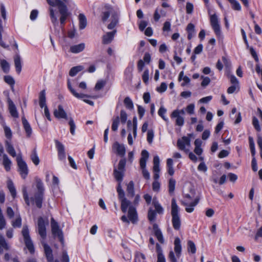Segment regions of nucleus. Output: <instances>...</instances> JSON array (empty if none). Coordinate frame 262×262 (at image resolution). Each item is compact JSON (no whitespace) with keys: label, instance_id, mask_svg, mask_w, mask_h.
Listing matches in <instances>:
<instances>
[{"label":"nucleus","instance_id":"f257e3e1","mask_svg":"<svg viewBox=\"0 0 262 262\" xmlns=\"http://www.w3.org/2000/svg\"><path fill=\"white\" fill-rule=\"evenodd\" d=\"M46 1L51 6L49 8V11L52 23L54 26L58 24L57 17L55 16L54 10L52 8V7L58 6L59 13L61 15L60 18V24L64 25L68 16V9L64 2L61 0H46Z\"/></svg>","mask_w":262,"mask_h":262},{"label":"nucleus","instance_id":"f03ea898","mask_svg":"<svg viewBox=\"0 0 262 262\" xmlns=\"http://www.w3.org/2000/svg\"><path fill=\"white\" fill-rule=\"evenodd\" d=\"M105 8L107 11L102 13V20L104 22L107 20L110 15H111V23L107 26V28L111 30L114 28L118 23L119 13L110 6H105Z\"/></svg>","mask_w":262,"mask_h":262},{"label":"nucleus","instance_id":"7ed1b4c3","mask_svg":"<svg viewBox=\"0 0 262 262\" xmlns=\"http://www.w3.org/2000/svg\"><path fill=\"white\" fill-rule=\"evenodd\" d=\"M179 209L180 208L177 204L176 200L173 198L171 200V222L173 228L176 230L180 229L181 225V218L179 213Z\"/></svg>","mask_w":262,"mask_h":262},{"label":"nucleus","instance_id":"20e7f679","mask_svg":"<svg viewBox=\"0 0 262 262\" xmlns=\"http://www.w3.org/2000/svg\"><path fill=\"white\" fill-rule=\"evenodd\" d=\"M174 245V250L176 253V256L172 251L169 252L168 258L170 262H177V258H179L181 255L182 247L181 241L179 237L175 238Z\"/></svg>","mask_w":262,"mask_h":262},{"label":"nucleus","instance_id":"39448f33","mask_svg":"<svg viewBox=\"0 0 262 262\" xmlns=\"http://www.w3.org/2000/svg\"><path fill=\"white\" fill-rule=\"evenodd\" d=\"M21 233L23 236L26 247L31 253H33L34 252V247L29 235V229L27 225H24Z\"/></svg>","mask_w":262,"mask_h":262},{"label":"nucleus","instance_id":"423d86ee","mask_svg":"<svg viewBox=\"0 0 262 262\" xmlns=\"http://www.w3.org/2000/svg\"><path fill=\"white\" fill-rule=\"evenodd\" d=\"M149 157L148 152L146 150H143L141 152V158L140 160V165L142 169L143 176L146 180L150 179V174L148 170L145 168L146 161Z\"/></svg>","mask_w":262,"mask_h":262},{"label":"nucleus","instance_id":"0eeeda50","mask_svg":"<svg viewBox=\"0 0 262 262\" xmlns=\"http://www.w3.org/2000/svg\"><path fill=\"white\" fill-rule=\"evenodd\" d=\"M125 159H121L119 162L118 168H115L114 170V177L118 182H121L123 180V177L124 176V173L125 171Z\"/></svg>","mask_w":262,"mask_h":262},{"label":"nucleus","instance_id":"6e6552de","mask_svg":"<svg viewBox=\"0 0 262 262\" xmlns=\"http://www.w3.org/2000/svg\"><path fill=\"white\" fill-rule=\"evenodd\" d=\"M49 224L48 219H43L42 217H39L37 220V228L38 232V234L41 237L45 239L46 238V225Z\"/></svg>","mask_w":262,"mask_h":262},{"label":"nucleus","instance_id":"1a4fd4ad","mask_svg":"<svg viewBox=\"0 0 262 262\" xmlns=\"http://www.w3.org/2000/svg\"><path fill=\"white\" fill-rule=\"evenodd\" d=\"M39 104L41 108H44L45 115L49 120L51 121L50 114L46 104V91L45 90H42L39 93Z\"/></svg>","mask_w":262,"mask_h":262},{"label":"nucleus","instance_id":"9d476101","mask_svg":"<svg viewBox=\"0 0 262 262\" xmlns=\"http://www.w3.org/2000/svg\"><path fill=\"white\" fill-rule=\"evenodd\" d=\"M52 233L54 236H56L62 244L63 243V236L61 229H59L58 224L53 218L51 220Z\"/></svg>","mask_w":262,"mask_h":262},{"label":"nucleus","instance_id":"9b49d317","mask_svg":"<svg viewBox=\"0 0 262 262\" xmlns=\"http://www.w3.org/2000/svg\"><path fill=\"white\" fill-rule=\"evenodd\" d=\"M16 161L19 168V173L23 179H25L28 174L27 165L20 156L17 157Z\"/></svg>","mask_w":262,"mask_h":262},{"label":"nucleus","instance_id":"f8f14e48","mask_svg":"<svg viewBox=\"0 0 262 262\" xmlns=\"http://www.w3.org/2000/svg\"><path fill=\"white\" fill-rule=\"evenodd\" d=\"M177 146L180 150L187 153L189 151L188 147L190 146V138L187 137H183L181 139H178Z\"/></svg>","mask_w":262,"mask_h":262},{"label":"nucleus","instance_id":"ddd939ff","mask_svg":"<svg viewBox=\"0 0 262 262\" xmlns=\"http://www.w3.org/2000/svg\"><path fill=\"white\" fill-rule=\"evenodd\" d=\"M210 24L216 35L220 36L221 34V27L218 18L215 14L211 15Z\"/></svg>","mask_w":262,"mask_h":262},{"label":"nucleus","instance_id":"4468645a","mask_svg":"<svg viewBox=\"0 0 262 262\" xmlns=\"http://www.w3.org/2000/svg\"><path fill=\"white\" fill-rule=\"evenodd\" d=\"M56 146L58 151V156L60 160H65L66 155L63 145L59 141H55Z\"/></svg>","mask_w":262,"mask_h":262},{"label":"nucleus","instance_id":"2eb2a0df","mask_svg":"<svg viewBox=\"0 0 262 262\" xmlns=\"http://www.w3.org/2000/svg\"><path fill=\"white\" fill-rule=\"evenodd\" d=\"M44 252L48 262H53L54 258L53 251L50 247L47 244L42 242Z\"/></svg>","mask_w":262,"mask_h":262},{"label":"nucleus","instance_id":"dca6fc26","mask_svg":"<svg viewBox=\"0 0 262 262\" xmlns=\"http://www.w3.org/2000/svg\"><path fill=\"white\" fill-rule=\"evenodd\" d=\"M54 115L56 118L58 119H64L66 120L69 119L67 114L63 110V108L61 105H59L58 106L57 109L54 111Z\"/></svg>","mask_w":262,"mask_h":262},{"label":"nucleus","instance_id":"f3484780","mask_svg":"<svg viewBox=\"0 0 262 262\" xmlns=\"http://www.w3.org/2000/svg\"><path fill=\"white\" fill-rule=\"evenodd\" d=\"M113 149L116 150V153L121 157H123L125 154V148L123 144L116 142L113 145Z\"/></svg>","mask_w":262,"mask_h":262},{"label":"nucleus","instance_id":"a211bd4d","mask_svg":"<svg viewBox=\"0 0 262 262\" xmlns=\"http://www.w3.org/2000/svg\"><path fill=\"white\" fill-rule=\"evenodd\" d=\"M68 88L72 95L77 98L82 99L85 97L88 98L89 96L82 93H77L76 90L72 87L70 80H68Z\"/></svg>","mask_w":262,"mask_h":262},{"label":"nucleus","instance_id":"6ab92c4d","mask_svg":"<svg viewBox=\"0 0 262 262\" xmlns=\"http://www.w3.org/2000/svg\"><path fill=\"white\" fill-rule=\"evenodd\" d=\"M22 123L23 125L27 137L30 138L32 133V128L28 122L27 119L25 117L22 118Z\"/></svg>","mask_w":262,"mask_h":262},{"label":"nucleus","instance_id":"aec40b11","mask_svg":"<svg viewBox=\"0 0 262 262\" xmlns=\"http://www.w3.org/2000/svg\"><path fill=\"white\" fill-rule=\"evenodd\" d=\"M128 217L129 220L133 223H135L137 221V214L135 208L133 206L129 207L128 211Z\"/></svg>","mask_w":262,"mask_h":262},{"label":"nucleus","instance_id":"412c9836","mask_svg":"<svg viewBox=\"0 0 262 262\" xmlns=\"http://www.w3.org/2000/svg\"><path fill=\"white\" fill-rule=\"evenodd\" d=\"M116 33V30H115L112 32H107L105 35H103L102 43L103 44L110 43L113 40Z\"/></svg>","mask_w":262,"mask_h":262},{"label":"nucleus","instance_id":"4be33fe9","mask_svg":"<svg viewBox=\"0 0 262 262\" xmlns=\"http://www.w3.org/2000/svg\"><path fill=\"white\" fill-rule=\"evenodd\" d=\"M43 197V195L35 194L34 196L31 198L30 199L38 208H40L42 207Z\"/></svg>","mask_w":262,"mask_h":262},{"label":"nucleus","instance_id":"5701e85b","mask_svg":"<svg viewBox=\"0 0 262 262\" xmlns=\"http://www.w3.org/2000/svg\"><path fill=\"white\" fill-rule=\"evenodd\" d=\"M153 229L154 231V234L157 237L158 241L163 244L164 243V238L161 230L158 228L157 225H154L153 226Z\"/></svg>","mask_w":262,"mask_h":262},{"label":"nucleus","instance_id":"b1692460","mask_svg":"<svg viewBox=\"0 0 262 262\" xmlns=\"http://www.w3.org/2000/svg\"><path fill=\"white\" fill-rule=\"evenodd\" d=\"M85 48V44L81 43L78 45L72 46L70 47V51L73 53L77 54L82 52Z\"/></svg>","mask_w":262,"mask_h":262},{"label":"nucleus","instance_id":"393cba45","mask_svg":"<svg viewBox=\"0 0 262 262\" xmlns=\"http://www.w3.org/2000/svg\"><path fill=\"white\" fill-rule=\"evenodd\" d=\"M171 118H176V125L182 126L184 124V118L183 116L171 113L170 115Z\"/></svg>","mask_w":262,"mask_h":262},{"label":"nucleus","instance_id":"a878e982","mask_svg":"<svg viewBox=\"0 0 262 262\" xmlns=\"http://www.w3.org/2000/svg\"><path fill=\"white\" fill-rule=\"evenodd\" d=\"M199 200L195 199L193 202L189 204L188 202H184L183 204L186 206L185 210L187 212L191 213L193 211L194 207L198 204Z\"/></svg>","mask_w":262,"mask_h":262},{"label":"nucleus","instance_id":"bb28decb","mask_svg":"<svg viewBox=\"0 0 262 262\" xmlns=\"http://www.w3.org/2000/svg\"><path fill=\"white\" fill-rule=\"evenodd\" d=\"M3 164L6 170L7 171H9L11 169V161L6 154H4L3 155Z\"/></svg>","mask_w":262,"mask_h":262},{"label":"nucleus","instance_id":"cd10ccee","mask_svg":"<svg viewBox=\"0 0 262 262\" xmlns=\"http://www.w3.org/2000/svg\"><path fill=\"white\" fill-rule=\"evenodd\" d=\"M9 110L12 116L14 118H17L18 117L16 108L11 100L9 101Z\"/></svg>","mask_w":262,"mask_h":262},{"label":"nucleus","instance_id":"c85d7f7f","mask_svg":"<svg viewBox=\"0 0 262 262\" xmlns=\"http://www.w3.org/2000/svg\"><path fill=\"white\" fill-rule=\"evenodd\" d=\"M6 148L8 153L13 157L16 156V151L13 145L9 141H6Z\"/></svg>","mask_w":262,"mask_h":262},{"label":"nucleus","instance_id":"c756f323","mask_svg":"<svg viewBox=\"0 0 262 262\" xmlns=\"http://www.w3.org/2000/svg\"><path fill=\"white\" fill-rule=\"evenodd\" d=\"M79 29H83L87 25V20L86 17L83 14H80L79 15Z\"/></svg>","mask_w":262,"mask_h":262},{"label":"nucleus","instance_id":"7c9ffc66","mask_svg":"<svg viewBox=\"0 0 262 262\" xmlns=\"http://www.w3.org/2000/svg\"><path fill=\"white\" fill-rule=\"evenodd\" d=\"M14 63L16 71L18 74H19L21 71V63L20 57L18 55H16L14 57Z\"/></svg>","mask_w":262,"mask_h":262},{"label":"nucleus","instance_id":"2f4dec72","mask_svg":"<svg viewBox=\"0 0 262 262\" xmlns=\"http://www.w3.org/2000/svg\"><path fill=\"white\" fill-rule=\"evenodd\" d=\"M36 188L37 189V192H36L35 194L43 195L45 189L42 181H41L40 179H36Z\"/></svg>","mask_w":262,"mask_h":262},{"label":"nucleus","instance_id":"473e14b6","mask_svg":"<svg viewBox=\"0 0 262 262\" xmlns=\"http://www.w3.org/2000/svg\"><path fill=\"white\" fill-rule=\"evenodd\" d=\"M8 188L13 198L16 195V191L14 184L11 180H9L7 182Z\"/></svg>","mask_w":262,"mask_h":262},{"label":"nucleus","instance_id":"72a5a7b5","mask_svg":"<svg viewBox=\"0 0 262 262\" xmlns=\"http://www.w3.org/2000/svg\"><path fill=\"white\" fill-rule=\"evenodd\" d=\"M154 167L153 170L154 172H160V159L158 156H156L154 158Z\"/></svg>","mask_w":262,"mask_h":262},{"label":"nucleus","instance_id":"f704fd0d","mask_svg":"<svg viewBox=\"0 0 262 262\" xmlns=\"http://www.w3.org/2000/svg\"><path fill=\"white\" fill-rule=\"evenodd\" d=\"M124 104L126 108L129 110L134 109V104L133 101L129 97H126L124 99Z\"/></svg>","mask_w":262,"mask_h":262},{"label":"nucleus","instance_id":"c9c22d12","mask_svg":"<svg viewBox=\"0 0 262 262\" xmlns=\"http://www.w3.org/2000/svg\"><path fill=\"white\" fill-rule=\"evenodd\" d=\"M30 158L33 163L35 165H38L39 164L40 160L37 156V152L35 149H34L32 151V154L30 156Z\"/></svg>","mask_w":262,"mask_h":262},{"label":"nucleus","instance_id":"e433bc0d","mask_svg":"<svg viewBox=\"0 0 262 262\" xmlns=\"http://www.w3.org/2000/svg\"><path fill=\"white\" fill-rule=\"evenodd\" d=\"M83 67L81 66H76L72 68L69 72V75L73 77L77 74V73L83 70Z\"/></svg>","mask_w":262,"mask_h":262},{"label":"nucleus","instance_id":"4c0bfd02","mask_svg":"<svg viewBox=\"0 0 262 262\" xmlns=\"http://www.w3.org/2000/svg\"><path fill=\"white\" fill-rule=\"evenodd\" d=\"M126 191L128 196H133L134 195V184L133 181L129 182L127 185Z\"/></svg>","mask_w":262,"mask_h":262},{"label":"nucleus","instance_id":"58836bf2","mask_svg":"<svg viewBox=\"0 0 262 262\" xmlns=\"http://www.w3.org/2000/svg\"><path fill=\"white\" fill-rule=\"evenodd\" d=\"M121 208L124 213H125L127 211V209L130 205V201L127 200L126 199H123L121 200Z\"/></svg>","mask_w":262,"mask_h":262},{"label":"nucleus","instance_id":"ea45409f","mask_svg":"<svg viewBox=\"0 0 262 262\" xmlns=\"http://www.w3.org/2000/svg\"><path fill=\"white\" fill-rule=\"evenodd\" d=\"M11 224L14 228H20L21 226V219L19 215L14 220L12 221Z\"/></svg>","mask_w":262,"mask_h":262},{"label":"nucleus","instance_id":"a19ab883","mask_svg":"<svg viewBox=\"0 0 262 262\" xmlns=\"http://www.w3.org/2000/svg\"><path fill=\"white\" fill-rule=\"evenodd\" d=\"M152 204L155 208L156 211L158 213L162 214L163 213V208L157 201L154 200Z\"/></svg>","mask_w":262,"mask_h":262},{"label":"nucleus","instance_id":"79ce46f5","mask_svg":"<svg viewBox=\"0 0 262 262\" xmlns=\"http://www.w3.org/2000/svg\"><path fill=\"white\" fill-rule=\"evenodd\" d=\"M4 81L6 83L10 85L11 88H13L15 84L14 78L10 75L5 76L4 77Z\"/></svg>","mask_w":262,"mask_h":262},{"label":"nucleus","instance_id":"37998d69","mask_svg":"<svg viewBox=\"0 0 262 262\" xmlns=\"http://www.w3.org/2000/svg\"><path fill=\"white\" fill-rule=\"evenodd\" d=\"M167 112L166 109L163 106H161L158 111V115L165 121L168 122V119L167 118L165 114Z\"/></svg>","mask_w":262,"mask_h":262},{"label":"nucleus","instance_id":"c03bdc74","mask_svg":"<svg viewBox=\"0 0 262 262\" xmlns=\"http://www.w3.org/2000/svg\"><path fill=\"white\" fill-rule=\"evenodd\" d=\"M1 66L3 71L7 73L9 71V64L8 62L5 60H2L1 61Z\"/></svg>","mask_w":262,"mask_h":262},{"label":"nucleus","instance_id":"a18cd8bd","mask_svg":"<svg viewBox=\"0 0 262 262\" xmlns=\"http://www.w3.org/2000/svg\"><path fill=\"white\" fill-rule=\"evenodd\" d=\"M188 251H190L192 254L196 252V247L194 243L192 241H188Z\"/></svg>","mask_w":262,"mask_h":262},{"label":"nucleus","instance_id":"49530a36","mask_svg":"<svg viewBox=\"0 0 262 262\" xmlns=\"http://www.w3.org/2000/svg\"><path fill=\"white\" fill-rule=\"evenodd\" d=\"M119 124V118L118 116L113 119V123L112 125V129L113 131L116 132L118 129Z\"/></svg>","mask_w":262,"mask_h":262},{"label":"nucleus","instance_id":"de8ad7c7","mask_svg":"<svg viewBox=\"0 0 262 262\" xmlns=\"http://www.w3.org/2000/svg\"><path fill=\"white\" fill-rule=\"evenodd\" d=\"M176 181L173 179H170L169 181L168 190L170 193H173L175 189Z\"/></svg>","mask_w":262,"mask_h":262},{"label":"nucleus","instance_id":"09e8293b","mask_svg":"<svg viewBox=\"0 0 262 262\" xmlns=\"http://www.w3.org/2000/svg\"><path fill=\"white\" fill-rule=\"evenodd\" d=\"M69 124L70 126V133L72 135L75 134L76 125L72 118H69Z\"/></svg>","mask_w":262,"mask_h":262},{"label":"nucleus","instance_id":"8fccbe9b","mask_svg":"<svg viewBox=\"0 0 262 262\" xmlns=\"http://www.w3.org/2000/svg\"><path fill=\"white\" fill-rule=\"evenodd\" d=\"M230 3L232 5L233 9L237 11H240L241 10V6L239 3L236 0H231Z\"/></svg>","mask_w":262,"mask_h":262},{"label":"nucleus","instance_id":"3c124183","mask_svg":"<svg viewBox=\"0 0 262 262\" xmlns=\"http://www.w3.org/2000/svg\"><path fill=\"white\" fill-rule=\"evenodd\" d=\"M0 245L5 248V250H8L9 249V246L1 233H0Z\"/></svg>","mask_w":262,"mask_h":262},{"label":"nucleus","instance_id":"603ef678","mask_svg":"<svg viewBox=\"0 0 262 262\" xmlns=\"http://www.w3.org/2000/svg\"><path fill=\"white\" fill-rule=\"evenodd\" d=\"M106 81L105 80H99L96 84L95 89L96 91H99L102 89L105 85Z\"/></svg>","mask_w":262,"mask_h":262},{"label":"nucleus","instance_id":"864d4df0","mask_svg":"<svg viewBox=\"0 0 262 262\" xmlns=\"http://www.w3.org/2000/svg\"><path fill=\"white\" fill-rule=\"evenodd\" d=\"M23 197L24 199V200L25 201V203L28 206L30 205V201L29 198L28 196L27 188L26 187H24L23 188Z\"/></svg>","mask_w":262,"mask_h":262},{"label":"nucleus","instance_id":"5fc2aeb1","mask_svg":"<svg viewBox=\"0 0 262 262\" xmlns=\"http://www.w3.org/2000/svg\"><path fill=\"white\" fill-rule=\"evenodd\" d=\"M4 129L6 138L9 139H11L12 137V132L10 128L6 125H4Z\"/></svg>","mask_w":262,"mask_h":262},{"label":"nucleus","instance_id":"6e6d98bb","mask_svg":"<svg viewBox=\"0 0 262 262\" xmlns=\"http://www.w3.org/2000/svg\"><path fill=\"white\" fill-rule=\"evenodd\" d=\"M127 115L125 111L123 110L120 111V120L122 124H124L127 120Z\"/></svg>","mask_w":262,"mask_h":262},{"label":"nucleus","instance_id":"4d7b16f0","mask_svg":"<svg viewBox=\"0 0 262 262\" xmlns=\"http://www.w3.org/2000/svg\"><path fill=\"white\" fill-rule=\"evenodd\" d=\"M148 220L152 222L154 221L156 219V213L155 211H154L151 209H149L148 212Z\"/></svg>","mask_w":262,"mask_h":262},{"label":"nucleus","instance_id":"13d9d810","mask_svg":"<svg viewBox=\"0 0 262 262\" xmlns=\"http://www.w3.org/2000/svg\"><path fill=\"white\" fill-rule=\"evenodd\" d=\"M133 134L135 138L137 136V119L136 117H134L133 120Z\"/></svg>","mask_w":262,"mask_h":262},{"label":"nucleus","instance_id":"bf43d9fd","mask_svg":"<svg viewBox=\"0 0 262 262\" xmlns=\"http://www.w3.org/2000/svg\"><path fill=\"white\" fill-rule=\"evenodd\" d=\"M61 260L62 262H69L70 261L69 256L66 250L62 252Z\"/></svg>","mask_w":262,"mask_h":262},{"label":"nucleus","instance_id":"052dcab7","mask_svg":"<svg viewBox=\"0 0 262 262\" xmlns=\"http://www.w3.org/2000/svg\"><path fill=\"white\" fill-rule=\"evenodd\" d=\"M228 78L230 79V82L233 85H237V86H239L238 81L234 75H229L228 76Z\"/></svg>","mask_w":262,"mask_h":262},{"label":"nucleus","instance_id":"680f3d73","mask_svg":"<svg viewBox=\"0 0 262 262\" xmlns=\"http://www.w3.org/2000/svg\"><path fill=\"white\" fill-rule=\"evenodd\" d=\"M201 78L203 79V81L201 82V85L202 86H206L210 83V79L208 77H204V76H202Z\"/></svg>","mask_w":262,"mask_h":262},{"label":"nucleus","instance_id":"e2e57ef3","mask_svg":"<svg viewBox=\"0 0 262 262\" xmlns=\"http://www.w3.org/2000/svg\"><path fill=\"white\" fill-rule=\"evenodd\" d=\"M142 77L143 82L147 84L149 79V71L148 69H146L144 71Z\"/></svg>","mask_w":262,"mask_h":262},{"label":"nucleus","instance_id":"0e129e2a","mask_svg":"<svg viewBox=\"0 0 262 262\" xmlns=\"http://www.w3.org/2000/svg\"><path fill=\"white\" fill-rule=\"evenodd\" d=\"M193 10V5L190 2H187L186 6V10L187 14H191Z\"/></svg>","mask_w":262,"mask_h":262},{"label":"nucleus","instance_id":"69168bd1","mask_svg":"<svg viewBox=\"0 0 262 262\" xmlns=\"http://www.w3.org/2000/svg\"><path fill=\"white\" fill-rule=\"evenodd\" d=\"M252 124L257 131L259 132L260 130V127L259 125L258 120L255 117L253 118Z\"/></svg>","mask_w":262,"mask_h":262},{"label":"nucleus","instance_id":"338daca9","mask_svg":"<svg viewBox=\"0 0 262 262\" xmlns=\"http://www.w3.org/2000/svg\"><path fill=\"white\" fill-rule=\"evenodd\" d=\"M154 137V133L152 130H149L147 132V140L149 143H151Z\"/></svg>","mask_w":262,"mask_h":262},{"label":"nucleus","instance_id":"774afa93","mask_svg":"<svg viewBox=\"0 0 262 262\" xmlns=\"http://www.w3.org/2000/svg\"><path fill=\"white\" fill-rule=\"evenodd\" d=\"M141 257L143 260H145V256L144 254L140 252H136L134 262H141L139 257Z\"/></svg>","mask_w":262,"mask_h":262}]
</instances>
